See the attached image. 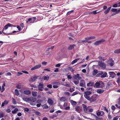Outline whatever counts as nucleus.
Wrapping results in <instances>:
<instances>
[{"label": "nucleus", "instance_id": "obj_10", "mask_svg": "<svg viewBox=\"0 0 120 120\" xmlns=\"http://www.w3.org/2000/svg\"><path fill=\"white\" fill-rule=\"evenodd\" d=\"M73 78L75 79L78 80H80L82 78L81 77L79 76V74H77L76 75H74L73 76Z\"/></svg>", "mask_w": 120, "mask_h": 120}, {"label": "nucleus", "instance_id": "obj_53", "mask_svg": "<svg viewBox=\"0 0 120 120\" xmlns=\"http://www.w3.org/2000/svg\"><path fill=\"white\" fill-rule=\"evenodd\" d=\"M67 78L68 79H71L72 78V77L71 76V75H68L67 76Z\"/></svg>", "mask_w": 120, "mask_h": 120}, {"label": "nucleus", "instance_id": "obj_43", "mask_svg": "<svg viewBox=\"0 0 120 120\" xmlns=\"http://www.w3.org/2000/svg\"><path fill=\"white\" fill-rule=\"evenodd\" d=\"M12 102L14 104H16V100L14 98H12Z\"/></svg>", "mask_w": 120, "mask_h": 120}, {"label": "nucleus", "instance_id": "obj_39", "mask_svg": "<svg viewBox=\"0 0 120 120\" xmlns=\"http://www.w3.org/2000/svg\"><path fill=\"white\" fill-rule=\"evenodd\" d=\"M120 116H117L113 117V120H117L119 117Z\"/></svg>", "mask_w": 120, "mask_h": 120}, {"label": "nucleus", "instance_id": "obj_15", "mask_svg": "<svg viewBox=\"0 0 120 120\" xmlns=\"http://www.w3.org/2000/svg\"><path fill=\"white\" fill-rule=\"evenodd\" d=\"M23 93L25 94L29 95L31 94V92L29 90H25L24 91Z\"/></svg>", "mask_w": 120, "mask_h": 120}, {"label": "nucleus", "instance_id": "obj_45", "mask_svg": "<svg viewBox=\"0 0 120 120\" xmlns=\"http://www.w3.org/2000/svg\"><path fill=\"white\" fill-rule=\"evenodd\" d=\"M11 75V74L10 72H8L6 73L5 74V75L7 76L8 75Z\"/></svg>", "mask_w": 120, "mask_h": 120}, {"label": "nucleus", "instance_id": "obj_59", "mask_svg": "<svg viewBox=\"0 0 120 120\" xmlns=\"http://www.w3.org/2000/svg\"><path fill=\"white\" fill-rule=\"evenodd\" d=\"M85 39L87 41V40H90V37L86 38H85Z\"/></svg>", "mask_w": 120, "mask_h": 120}, {"label": "nucleus", "instance_id": "obj_40", "mask_svg": "<svg viewBox=\"0 0 120 120\" xmlns=\"http://www.w3.org/2000/svg\"><path fill=\"white\" fill-rule=\"evenodd\" d=\"M97 10H96L94 11H93L92 12L93 13V14H96L97 13H98L100 12V11H98V12H97Z\"/></svg>", "mask_w": 120, "mask_h": 120}, {"label": "nucleus", "instance_id": "obj_62", "mask_svg": "<svg viewBox=\"0 0 120 120\" xmlns=\"http://www.w3.org/2000/svg\"><path fill=\"white\" fill-rule=\"evenodd\" d=\"M79 81L78 80L77 81H75L74 82V83L76 85L78 84L79 83Z\"/></svg>", "mask_w": 120, "mask_h": 120}, {"label": "nucleus", "instance_id": "obj_19", "mask_svg": "<svg viewBox=\"0 0 120 120\" xmlns=\"http://www.w3.org/2000/svg\"><path fill=\"white\" fill-rule=\"evenodd\" d=\"M111 8V6L109 7L104 11V13L105 15H106L109 13Z\"/></svg>", "mask_w": 120, "mask_h": 120}, {"label": "nucleus", "instance_id": "obj_36", "mask_svg": "<svg viewBox=\"0 0 120 120\" xmlns=\"http://www.w3.org/2000/svg\"><path fill=\"white\" fill-rule=\"evenodd\" d=\"M4 30H5V29H4V28H3V29L2 30V32L3 33L5 34H8V35H11V34H12V33H6L4 32Z\"/></svg>", "mask_w": 120, "mask_h": 120}, {"label": "nucleus", "instance_id": "obj_61", "mask_svg": "<svg viewBox=\"0 0 120 120\" xmlns=\"http://www.w3.org/2000/svg\"><path fill=\"white\" fill-rule=\"evenodd\" d=\"M101 113L100 112H98L97 113V116H99L101 115Z\"/></svg>", "mask_w": 120, "mask_h": 120}, {"label": "nucleus", "instance_id": "obj_20", "mask_svg": "<svg viewBox=\"0 0 120 120\" xmlns=\"http://www.w3.org/2000/svg\"><path fill=\"white\" fill-rule=\"evenodd\" d=\"M100 83L99 88H102L104 87L105 84L104 82H102L101 81H100Z\"/></svg>", "mask_w": 120, "mask_h": 120}, {"label": "nucleus", "instance_id": "obj_23", "mask_svg": "<svg viewBox=\"0 0 120 120\" xmlns=\"http://www.w3.org/2000/svg\"><path fill=\"white\" fill-rule=\"evenodd\" d=\"M51 49L50 48H48L47 49L45 52L47 55H50V52H49V51Z\"/></svg>", "mask_w": 120, "mask_h": 120}, {"label": "nucleus", "instance_id": "obj_55", "mask_svg": "<svg viewBox=\"0 0 120 120\" xmlns=\"http://www.w3.org/2000/svg\"><path fill=\"white\" fill-rule=\"evenodd\" d=\"M44 71H50V68H46L44 69Z\"/></svg>", "mask_w": 120, "mask_h": 120}, {"label": "nucleus", "instance_id": "obj_52", "mask_svg": "<svg viewBox=\"0 0 120 120\" xmlns=\"http://www.w3.org/2000/svg\"><path fill=\"white\" fill-rule=\"evenodd\" d=\"M112 7L114 8H116L118 7L117 4H114L112 6Z\"/></svg>", "mask_w": 120, "mask_h": 120}, {"label": "nucleus", "instance_id": "obj_12", "mask_svg": "<svg viewBox=\"0 0 120 120\" xmlns=\"http://www.w3.org/2000/svg\"><path fill=\"white\" fill-rule=\"evenodd\" d=\"M81 82H80V86L82 87H84L85 86V82L83 80H81Z\"/></svg>", "mask_w": 120, "mask_h": 120}, {"label": "nucleus", "instance_id": "obj_48", "mask_svg": "<svg viewBox=\"0 0 120 120\" xmlns=\"http://www.w3.org/2000/svg\"><path fill=\"white\" fill-rule=\"evenodd\" d=\"M71 103L73 105H75L77 104V103L76 102L74 101H71Z\"/></svg>", "mask_w": 120, "mask_h": 120}, {"label": "nucleus", "instance_id": "obj_46", "mask_svg": "<svg viewBox=\"0 0 120 120\" xmlns=\"http://www.w3.org/2000/svg\"><path fill=\"white\" fill-rule=\"evenodd\" d=\"M47 87L49 88H52V85L51 84H49L47 85Z\"/></svg>", "mask_w": 120, "mask_h": 120}, {"label": "nucleus", "instance_id": "obj_7", "mask_svg": "<svg viewBox=\"0 0 120 120\" xmlns=\"http://www.w3.org/2000/svg\"><path fill=\"white\" fill-rule=\"evenodd\" d=\"M16 26L15 25H13L11 24L10 23H9L7 25H5L4 28V29H5V30H6L7 29L8 27H16Z\"/></svg>", "mask_w": 120, "mask_h": 120}, {"label": "nucleus", "instance_id": "obj_31", "mask_svg": "<svg viewBox=\"0 0 120 120\" xmlns=\"http://www.w3.org/2000/svg\"><path fill=\"white\" fill-rule=\"evenodd\" d=\"M48 102L50 105H52L53 103V102L50 99H49L48 100Z\"/></svg>", "mask_w": 120, "mask_h": 120}, {"label": "nucleus", "instance_id": "obj_35", "mask_svg": "<svg viewBox=\"0 0 120 120\" xmlns=\"http://www.w3.org/2000/svg\"><path fill=\"white\" fill-rule=\"evenodd\" d=\"M75 109L76 111L78 112L80 111V107L79 106H77L75 108Z\"/></svg>", "mask_w": 120, "mask_h": 120}, {"label": "nucleus", "instance_id": "obj_60", "mask_svg": "<svg viewBox=\"0 0 120 120\" xmlns=\"http://www.w3.org/2000/svg\"><path fill=\"white\" fill-rule=\"evenodd\" d=\"M69 35L70 36L72 37L73 38L74 37V34L71 33H70Z\"/></svg>", "mask_w": 120, "mask_h": 120}, {"label": "nucleus", "instance_id": "obj_2", "mask_svg": "<svg viewBox=\"0 0 120 120\" xmlns=\"http://www.w3.org/2000/svg\"><path fill=\"white\" fill-rule=\"evenodd\" d=\"M92 93V92L90 91H86L84 92V96L85 98H90L89 95Z\"/></svg>", "mask_w": 120, "mask_h": 120}, {"label": "nucleus", "instance_id": "obj_37", "mask_svg": "<svg viewBox=\"0 0 120 120\" xmlns=\"http://www.w3.org/2000/svg\"><path fill=\"white\" fill-rule=\"evenodd\" d=\"M98 58L100 60H102L103 61H104L106 60L104 58H102L101 56H99L98 57Z\"/></svg>", "mask_w": 120, "mask_h": 120}, {"label": "nucleus", "instance_id": "obj_8", "mask_svg": "<svg viewBox=\"0 0 120 120\" xmlns=\"http://www.w3.org/2000/svg\"><path fill=\"white\" fill-rule=\"evenodd\" d=\"M109 77L112 78H114L116 75V74L113 71H109Z\"/></svg>", "mask_w": 120, "mask_h": 120}, {"label": "nucleus", "instance_id": "obj_22", "mask_svg": "<svg viewBox=\"0 0 120 120\" xmlns=\"http://www.w3.org/2000/svg\"><path fill=\"white\" fill-rule=\"evenodd\" d=\"M88 100L90 101L91 102H94L96 99L95 98H86Z\"/></svg>", "mask_w": 120, "mask_h": 120}, {"label": "nucleus", "instance_id": "obj_57", "mask_svg": "<svg viewBox=\"0 0 120 120\" xmlns=\"http://www.w3.org/2000/svg\"><path fill=\"white\" fill-rule=\"evenodd\" d=\"M61 65V64L59 63L57 64H56L55 65V67H60Z\"/></svg>", "mask_w": 120, "mask_h": 120}, {"label": "nucleus", "instance_id": "obj_6", "mask_svg": "<svg viewBox=\"0 0 120 120\" xmlns=\"http://www.w3.org/2000/svg\"><path fill=\"white\" fill-rule=\"evenodd\" d=\"M105 41V40H104L102 39L101 40L96 41L94 43V45H98L104 42Z\"/></svg>", "mask_w": 120, "mask_h": 120}, {"label": "nucleus", "instance_id": "obj_13", "mask_svg": "<svg viewBox=\"0 0 120 120\" xmlns=\"http://www.w3.org/2000/svg\"><path fill=\"white\" fill-rule=\"evenodd\" d=\"M37 78V76H35L32 77L31 78L30 81L32 82H34L36 80Z\"/></svg>", "mask_w": 120, "mask_h": 120}, {"label": "nucleus", "instance_id": "obj_41", "mask_svg": "<svg viewBox=\"0 0 120 120\" xmlns=\"http://www.w3.org/2000/svg\"><path fill=\"white\" fill-rule=\"evenodd\" d=\"M35 113L36 115L40 116L41 115V113L39 112L36 111L35 112Z\"/></svg>", "mask_w": 120, "mask_h": 120}, {"label": "nucleus", "instance_id": "obj_34", "mask_svg": "<svg viewBox=\"0 0 120 120\" xmlns=\"http://www.w3.org/2000/svg\"><path fill=\"white\" fill-rule=\"evenodd\" d=\"M74 11V10H72L71 11H68L67 13V15H68L71 14Z\"/></svg>", "mask_w": 120, "mask_h": 120}, {"label": "nucleus", "instance_id": "obj_44", "mask_svg": "<svg viewBox=\"0 0 120 120\" xmlns=\"http://www.w3.org/2000/svg\"><path fill=\"white\" fill-rule=\"evenodd\" d=\"M111 11L113 12H115L117 11V9L116 8H112L111 9Z\"/></svg>", "mask_w": 120, "mask_h": 120}, {"label": "nucleus", "instance_id": "obj_63", "mask_svg": "<svg viewBox=\"0 0 120 120\" xmlns=\"http://www.w3.org/2000/svg\"><path fill=\"white\" fill-rule=\"evenodd\" d=\"M116 108L114 106H112L111 107V109L112 110H114Z\"/></svg>", "mask_w": 120, "mask_h": 120}, {"label": "nucleus", "instance_id": "obj_11", "mask_svg": "<svg viewBox=\"0 0 120 120\" xmlns=\"http://www.w3.org/2000/svg\"><path fill=\"white\" fill-rule=\"evenodd\" d=\"M5 86V82H4V83L2 86V88L1 86L0 85V92L1 93L3 92L5 90V88H4V86Z\"/></svg>", "mask_w": 120, "mask_h": 120}, {"label": "nucleus", "instance_id": "obj_21", "mask_svg": "<svg viewBox=\"0 0 120 120\" xmlns=\"http://www.w3.org/2000/svg\"><path fill=\"white\" fill-rule=\"evenodd\" d=\"M9 102V101H7L6 100H5L4 102L1 105V106L2 107L4 106L5 105H6Z\"/></svg>", "mask_w": 120, "mask_h": 120}, {"label": "nucleus", "instance_id": "obj_24", "mask_svg": "<svg viewBox=\"0 0 120 120\" xmlns=\"http://www.w3.org/2000/svg\"><path fill=\"white\" fill-rule=\"evenodd\" d=\"M82 105L83 106V108L84 111L85 112H87V109L86 106V105H84V104H82Z\"/></svg>", "mask_w": 120, "mask_h": 120}, {"label": "nucleus", "instance_id": "obj_50", "mask_svg": "<svg viewBox=\"0 0 120 120\" xmlns=\"http://www.w3.org/2000/svg\"><path fill=\"white\" fill-rule=\"evenodd\" d=\"M4 113H2L0 114V118H2L3 117Z\"/></svg>", "mask_w": 120, "mask_h": 120}, {"label": "nucleus", "instance_id": "obj_56", "mask_svg": "<svg viewBox=\"0 0 120 120\" xmlns=\"http://www.w3.org/2000/svg\"><path fill=\"white\" fill-rule=\"evenodd\" d=\"M17 88L18 89H21V86L20 85H17L16 86Z\"/></svg>", "mask_w": 120, "mask_h": 120}, {"label": "nucleus", "instance_id": "obj_30", "mask_svg": "<svg viewBox=\"0 0 120 120\" xmlns=\"http://www.w3.org/2000/svg\"><path fill=\"white\" fill-rule=\"evenodd\" d=\"M80 59L79 58H78L73 60L71 62V64H72L75 63Z\"/></svg>", "mask_w": 120, "mask_h": 120}, {"label": "nucleus", "instance_id": "obj_14", "mask_svg": "<svg viewBox=\"0 0 120 120\" xmlns=\"http://www.w3.org/2000/svg\"><path fill=\"white\" fill-rule=\"evenodd\" d=\"M74 46H76V45L75 44L70 45L68 46V50H71L74 48Z\"/></svg>", "mask_w": 120, "mask_h": 120}, {"label": "nucleus", "instance_id": "obj_47", "mask_svg": "<svg viewBox=\"0 0 120 120\" xmlns=\"http://www.w3.org/2000/svg\"><path fill=\"white\" fill-rule=\"evenodd\" d=\"M78 93V92H74L72 94V96H74L75 95L77 94Z\"/></svg>", "mask_w": 120, "mask_h": 120}, {"label": "nucleus", "instance_id": "obj_25", "mask_svg": "<svg viewBox=\"0 0 120 120\" xmlns=\"http://www.w3.org/2000/svg\"><path fill=\"white\" fill-rule=\"evenodd\" d=\"M114 52L116 54L120 53V49L115 50L114 51Z\"/></svg>", "mask_w": 120, "mask_h": 120}, {"label": "nucleus", "instance_id": "obj_4", "mask_svg": "<svg viewBox=\"0 0 120 120\" xmlns=\"http://www.w3.org/2000/svg\"><path fill=\"white\" fill-rule=\"evenodd\" d=\"M98 65L101 68H105L106 67L105 64L102 62L99 61L98 62Z\"/></svg>", "mask_w": 120, "mask_h": 120}, {"label": "nucleus", "instance_id": "obj_38", "mask_svg": "<svg viewBox=\"0 0 120 120\" xmlns=\"http://www.w3.org/2000/svg\"><path fill=\"white\" fill-rule=\"evenodd\" d=\"M42 106L43 107V108L46 109L48 108V105L45 104L43 105H42Z\"/></svg>", "mask_w": 120, "mask_h": 120}, {"label": "nucleus", "instance_id": "obj_28", "mask_svg": "<svg viewBox=\"0 0 120 120\" xmlns=\"http://www.w3.org/2000/svg\"><path fill=\"white\" fill-rule=\"evenodd\" d=\"M98 72V71L97 70H94L92 73V74L94 75H96Z\"/></svg>", "mask_w": 120, "mask_h": 120}, {"label": "nucleus", "instance_id": "obj_17", "mask_svg": "<svg viewBox=\"0 0 120 120\" xmlns=\"http://www.w3.org/2000/svg\"><path fill=\"white\" fill-rule=\"evenodd\" d=\"M100 81L99 82L97 81V82L95 83V86L94 87L96 88H99V86H100Z\"/></svg>", "mask_w": 120, "mask_h": 120}, {"label": "nucleus", "instance_id": "obj_29", "mask_svg": "<svg viewBox=\"0 0 120 120\" xmlns=\"http://www.w3.org/2000/svg\"><path fill=\"white\" fill-rule=\"evenodd\" d=\"M107 73L106 72H105L101 76V78H104L106 77Z\"/></svg>", "mask_w": 120, "mask_h": 120}, {"label": "nucleus", "instance_id": "obj_9", "mask_svg": "<svg viewBox=\"0 0 120 120\" xmlns=\"http://www.w3.org/2000/svg\"><path fill=\"white\" fill-rule=\"evenodd\" d=\"M41 66V64H39L36 65L31 68V70L32 71L36 69H38L40 68Z\"/></svg>", "mask_w": 120, "mask_h": 120}, {"label": "nucleus", "instance_id": "obj_27", "mask_svg": "<svg viewBox=\"0 0 120 120\" xmlns=\"http://www.w3.org/2000/svg\"><path fill=\"white\" fill-rule=\"evenodd\" d=\"M49 78V76L48 75L46 76H45L44 77L43 79L44 80L46 81H48Z\"/></svg>", "mask_w": 120, "mask_h": 120}, {"label": "nucleus", "instance_id": "obj_58", "mask_svg": "<svg viewBox=\"0 0 120 120\" xmlns=\"http://www.w3.org/2000/svg\"><path fill=\"white\" fill-rule=\"evenodd\" d=\"M64 94H65L67 95L68 96H69V95H70V93L69 92H65L64 93Z\"/></svg>", "mask_w": 120, "mask_h": 120}, {"label": "nucleus", "instance_id": "obj_54", "mask_svg": "<svg viewBox=\"0 0 120 120\" xmlns=\"http://www.w3.org/2000/svg\"><path fill=\"white\" fill-rule=\"evenodd\" d=\"M17 76H19L21 75H22L23 74L22 73H20L19 72H17Z\"/></svg>", "mask_w": 120, "mask_h": 120}, {"label": "nucleus", "instance_id": "obj_5", "mask_svg": "<svg viewBox=\"0 0 120 120\" xmlns=\"http://www.w3.org/2000/svg\"><path fill=\"white\" fill-rule=\"evenodd\" d=\"M38 90L41 91H42L44 85L43 83H40L38 86Z\"/></svg>", "mask_w": 120, "mask_h": 120}, {"label": "nucleus", "instance_id": "obj_42", "mask_svg": "<svg viewBox=\"0 0 120 120\" xmlns=\"http://www.w3.org/2000/svg\"><path fill=\"white\" fill-rule=\"evenodd\" d=\"M62 85L66 86L67 87H70V85L68 83H66V84L64 85V84H62Z\"/></svg>", "mask_w": 120, "mask_h": 120}, {"label": "nucleus", "instance_id": "obj_49", "mask_svg": "<svg viewBox=\"0 0 120 120\" xmlns=\"http://www.w3.org/2000/svg\"><path fill=\"white\" fill-rule=\"evenodd\" d=\"M23 100L26 101H28V98H22Z\"/></svg>", "mask_w": 120, "mask_h": 120}, {"label": "nucleus", "instance_id": "obj_1", "mask_svg": "<svg viewBox=\"0 0 120 120\" xmlns=\"http://www.w3.org/2000/svg\"><path fill=\"white\" fill-rule=\"evenodd\" d=\"M36 19L37 18L35 17H33L32 18H30L26 21V22L27 23H28L29 22L34 23Z\"/></svg>", "mask_w": 120, "mask_h": 120}, {"label": "nucleus", "instance_id": "obj_26", "mask_svg": "<svg viewBox=\"0 0 120 120\" xmlns=\"http://www.w3.org/2000/svg\"><path fill=\"white\" fill-rule=\"evenodd\" d=\"M104 91V90L100 89L97 90V92L99 94H101L103 93Z\"/></svg>", "mask_w": 120, "mask_h": 120}, {"label": "nucleus", "instance_id": "obj_16", "mask_svg": "<svg viewBox=\"0 0 120 120\" xmlns=\"http://www.w3.org/2000/svg\"><path fill=\"white\" fill-rule=\"evenodd\" d=\"M28 98V101H31L32 102H34L35 101L36 99V98Z\"/></svg>", "mask_w": 120, "mask_h": 120}, {"label": "nucleus", "instance_id": "obj_51", "mask_svg": "<svg viewBox=\"0 0 120 120\" xmlns=\"http://www.w3.org/2000/svg\"><path fill=\"white\" fill-rule=\"evenodd\" d=\"M117 82L118 83H119V82L120 83V77H119L117 78Z\"/></svg>", "mask_w": 120, "mask_h": 120}, {"label": "nucleus", "instance_id": "obj_64", "mask_svg": "<svg viewBox=\"0 0 120 120\" xmlns=\"http://www.w3.org/2000/svg\"><path fill=\"white\" fill-rule=\"evenodd\" d=\"M96 120H103L102 118L99 117L97 118V119H96Z\"/></svg>", "mask_w": 120, "mask_h": 120}, {"label": "nucleus", "instance_id": "obj_33", "mask_svg": "<svg viewBox=\"0 0 120 120\" xmlns=\"http://www.w3.org/2000/svg\"><path fill=\"white\" fill-rule=\"evenodd\" d=\"M32 95L34 97H36L37 95V92H32Z\"/></svg>", "mask_w": 120, "mask_h": 120}, {"label": "nucleus", "instance_id": "obj_3", "mask_svg": "<svg viewBox=\"0 0 120 120\" xmlns=\"http://www.w3.org/2000/svg\"><path fill=\"white\" fill-rule=\"evenodd\" d=\"M107 63L109 64L111 66H112L114 64V61L112 58H111L108 60Z\"/></svg>", "mask_w": 120, "mask_h": 120}, {"label": "nucleus", "instance_id": "obj_18", "mask_svg": "<svg viewBox=\"0 0 120 120\" xmlns=\"http://www.w3.org/2000/svg\"><path fill=\"white\" fill-rule=\"evenodd\" d=\"M94 84V82H90L87 84V86H93Z\"/></svg>", "mask_w": 120, "mask_h": 120}, {"label": "nucleus", "instance_id": "obj_32", "mask_svg": "<svg viewBox=\"0 0 120 120\" xmlns=\"http://www.w3.org/2000/svg\"><path fill=\"white\" fill-rule=\"evenodd\" d=\"M15 94L18 96L19 94V92L18 90L17 89H15Z\"/></svg>", "mask_w": 120, "mask_h": 120}]
</instances>
